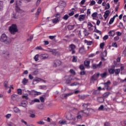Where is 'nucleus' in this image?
<instances>
[{
	"mask_svg": "<svg viewBox=\"0 0 126 126\" xmlns=\"http://www.w3.org/2000/svg\"><path fill=\"white\" fill-rule=\"evenodd\" d=\"M0 41L6 45H10V43H11V39L8 37V36H7L5 33H3L1 34Z\"/></svg>",
	"mask_w": 126,
	"mask_h": 126,
	"instance_id": "f257e3e1",
	"label": "nucleus"
},
{
	"mask_svg": "<svg viewBox=\"0 0 126 126\" xmlns=\"http://www.w3.org/2000/svg\"><path fill=\"white\" fill-rule=\"evenodd\" d=\"M18 31V30L17 29V26L15 24L12 25L9 28V32L11 34H12L13 35H14L16 32Z\"/></svg>",
	"mask_w": 126,
	"mask_h": 126,
	"instance_id": "f03ea898",
	"label": "nucleus"
},
{
	"mask_svg": "<svg viewBox=\"0 0 126 126\" xmlns=\"http://www.w3.org/2000/svg\"><path fill=\"white\" fill-rule=\"evenodd\" d=\"M19 2H21L20 0H19V1L18 0H16L15 1V10L16 11H17V12H21L22 11H23V10L20 8V5H21V4H20Z\"/></svg>",
	"mask_w": 126,
	"mask_h": 126,
	"instance_id": "7ed1b4c3",
	"label": "nucleus"
},
{
	"mask_svg": "<svg viewBox=\"0 0 126 126\" xmlns=\"http://www.w3.org/2000/svg\"><path fill=\"white\" fill-rule=\"evenodd\" d=\"M104 84V88L102 89V90H107V91H110L111 90V88H110V85H111V82L108 81L106 83H105Z\"/></svg>",
	"mask_w": 126,
	"mask_h": 126,
	"instance_id": "20e7f679",
	"label": "nucleus"
},
{
	"mask_svg": "<svg viewBox=\"0 0 126 126\" xmlns=\"http://www.w3.org/2000/svg\"><path fill=\"white\" fill-rule=\"evenodd\" d=\"M62 64V62L59 60H55L53 63V66L54 67H57V66H60Z\"/></svg>",
	"mask_w": 126,
	"mask_h": 126,
	"instance_id": "39448f33",
	"label": "nucleus"
},
{
	"mask_svg": "<svg viewBox=\"0 0 126 126\" xmlns=\"http://www.w3.org/2000/svg\"><path fill=\"white\" fill-rule=\"evenodd\" d=\"M75 49L76 46L73 44H71L69 46V50L72 51V54H75Z\"/></svg>",
	"mask_w": 126,
	"mask_h": 126,
	"instance_id": "423d86ee",
	"label": "nucleus"
},
{
	"mask_svg": "<svg viewBox=\"0 0 126 126\" xmlns=\"http://www.w3.org/2000/svg\"><path fill=\"white\" fill-rule=\"evenodd\" d=\"M41 60H47L49 58V54L47 53L42 54L39 55Z\"/></svg>",
	"mask_w": 126,
	"mask_h": 126,
	"instance_id": "0eeeda50",
	"label": "nucleus"
},
{
	"mask_svg": "<svg viewBox=\"0 0 126 126\" xmlns=\"http://www.w3.org/2000/svg\"><path fill=\"white\" fill-rule=\"evenodd\" d=\"M99 76H100V73L94 74L91 78V80L92 81H95L97 80L98 78H99Z\"/></svg>",
	"mask_w": 126,
	"mask_h": 126,
	"instance_id": "6e6552de",
	"label": "nucleus"
},
{
	"mask_svg": "<svg viewBox=\"0 0 126 126\" xmlns=\"http://www.w3.org/2000/svg\"><path fill=\"white\" fill-rule=\"evenodd\" d=\"M71 95H72V93H68V94H63L61 95V98H62V99H64V98H67V97H68V96H70Z\"/></svg>",
	"mask_w": 126,
	"mask_h": 126,
	"instance_id": "1a4fd4ad",
	"label": "nucleus"
},
{
	"mask_svg": "<svg viewBox=\"0 0 126 126\" xmlns=\"http://www.w3.org/2000/svg\"><path fill=\"white\" fill-rule=\"evenodd\" d=\"M64 80L65 81L66 84H69L71 81H70V79L69 76H66L64 77Z\"/></svg>",
	"mask_w": 126,
	"mask_h": 126,
	"instance_id": "9d476101",
	"label": "nucleus"
},
{
	"mask_svg": "<svg viewBox=\"0 0 126 126\" xmlns=\"http://www.w3.org/2000/svg\"><path fill=\"white\" fill-rule=\"evenodd\" d=\"M110 15V11L109 10H106L104 12V14L103 15V17H104L105 20H107V18H108V17Z\"/></svg>",
	"mask_w": 126,
	"mask_h": 126,
	"instance_id": "9b49d317",
	"label": "nucleus"
},
{
	"mask_svg": "<svg viewBox=\"0 0 126 126\" xmlns=\"http://www.w3.org/2000/svg\"><path fill=\"white\" fill-rule=\"evenodd\" d=\"M108 34L109 37H114L116 35V32L114 30L110 31L108 32Z\"/></svg>",
	"mask_w": 126,
	"mask_h": 126,
	"instance_id": "f8f14e48",
	"label": "nucleus"
},
{
	"mask_svg": "<svg viewBox=\"0 0 126 126\" xmlns=\"http://www.w3.org/2000/svg\"><path fill=\"white\" fill-rule=\"evenodd\" d=\"M85 17H86V14L80 15L79 16V21H83V20H84V19H85Z\"/></svg>",
	"mask_w": 126,
	"mask_h": 126,
	"instance_id": "ddd939ff",
	"label": "nucleus"
},
{
	"mask_svg": "<svg viewBox=\"0 0 126 126\" xmlns=\"http://www.w3.org/2000/svg\"><path fill=\"white\" fill-rule=\"evenodd\" d=\"M79 52L80 54H85V49H84V46H82L79 49Z\"/></svg>",
	"mask_w": 126,
	"mask_h": 126,
	"instance_id": "4468645a",
	"label": "nucleus"
},
{
	"mask_svg": "<svg viewBox=\"0 0 126 126\" xmlns=\"http://www.w3.org/2000/svg\"><path fill=\"white\" fill-rule=\"evenodd\" d=\"M82 116H83V112L82 111H80L78 113V115L77 116V119H78V120L80 119L81 118H82Z\"/></svg>",
	"mask_w": 126,
	"mask_h": 126,
	"instance_id": "2eb2a0df",
	"label": "nucleus"
},
{
	"mask_svg": "<svg viewBox=\"0 0 126 126\" xmlns=\"http://www.w3.org/2000/svg\"><path fill=\"white\" fill-rule=\"evenodd\" d=\"M60 20H61V19H58V18H56L52 19V21L54 24H57V23H58V22H59L60 21Z\"/></svg>",
	"mask_w": 126,
	"mask_h": 126,
	"instance_id": "dca6fc26",
	"label": "nucleus"
},
{
	"mask_svg": "<svg viewBox=\"0 0 126 126\" xmlns=\"http://www.w3.org/2000/svg\"><path fill=\"white\" fill-rule=\"evenodd\" d=\"M27 104H28V102H27V101H24L21 103L20 106H22V107H24V108H25V107H27Z\"/></svg>",
	"mask_w": 126,
	"mask_h": 126,
	"instance_id": "f3484780",
	"label": "nucleus"
},
{
	"mask_svg": "<svg viewBox=\"0 0 126 126\" xmlns=\"http://www.w3.org/2000/svg\"><path fill=\"white\" fill-rule=\"evenodd\" d=\"M84 43L85 44H87V45H88V46H91V45H92V44H93V42H92L91 41H88L86 39H85L84 40Z\"/></svg>",
	"mask_w": 126,
	"mask_h": 126,
	"instance_id": "a211bd4d",
	"label": "nucleus"
},
{
	"mask_svg": "<svg viewBox=\"0 0 126 126\" xmlns=\"http://www.w3.org/2000/svg\"><path fill=\"white\" fill-rule=\"evenodd\" d=\"M66 118L67 119V120L70 121L71 120H73L74 117L71 114H69L67 115Z\"/></svg>",
	"mask_w": 126,
	"mask_h": 126,
	"instance_id": "6ab92c4d",
	"label": "nucleus"
},
{
	"mask_svg": "<svg viewBox=\"0 0 126 126\" xmlns=\"http://www.w3.org/2000/svg\"><path fill=\"white\" fill-rule=\"evenodd\" d=\"M111 93L108 92H106L105 93L103 94V98H108V97H109V95H110Z\"/></svg>",
	"mask_w": 126,
	"mask_h": 126,
	"instance_id": "aec40b11",
	"label": "nucleus"
},
{
	"mask_svg": "<svg viewBox=\"0 0 126 126\" xmlns=\"http://www.w3.org/2000/svg\"><path fill=\"white\" fill-rule=\"evenodd\" d=\"M102 56V60H105L104 57H107V50H105L101 54Z\"/></svg>",
	"mask_w": 126,
	"mask_h": 126,
	"instance_id": "412c9836",
	"label": "nucleus"
},
{
	"mask_svg": "<svg viewBox=\"0 0 126 126\" xmlns=\"http://www.w3.org/2000/svg\"><path fill=\"white\" fill-rule=\"evenodd\" d=\"M83 32L85 36H87L89 35V34H90V33L88 32V31H87L86 29H84V31Z\"/></svg>",
	"mask_w": 126,
	"mask_h": 126,
	"instance_id": "4be33fe9",
	"label": "nucleus"
},
{
	"mask_svg": "<svg viewBox=\"0 0 126 126\" xmlns=\"http://www.w3.org/2000/svg\"><path fill=\"white\" fill-rule=\"evenodd\" d=\"M60 5L61 6H62V7H64L66 5V3L63 1H60Z\"/></svg>",
	"mask_w": 126,
	"mask_h": 126,
	"instance_id": "5701e85b",
	"label": "nucleus"
},
{
	"mask_svg": "<svg viewBox=\"0 0 126 126\" xmlns=\"http://www.w3.org/2000/svg\"><path fill=\"white\" fill-rule=\"evenodd\" d=\"M108 72L110 74H114L115 73V69L113 68H109L108 69Z\"/></svg>",
	"mask_w": 126,
	"mask_h": 126,
	"instance_id": "b1692460",
	"label": "nucleus"
},
{
	"mask_svg": "<svg viewBox=\"0 0 126 126\" xmlns=\"http://www.w3.org/2000/svg\"><path fill=\"white\" fill-rule=\"evenodd\" d=\"M41 94H42V93H41L40 92H36L33 90L32 95H35L38 96V95H41Z\"/></svg>",
	"mask_w": 126,
	"mask_h": 126,
	"instance_id": "393cba45",
	"label": "nucleus"
},
{
	"mask_svg": "<svg viewBox=\"0 0 126 126\" xmlns=\"http://www.w3.org/2000/svg\"><path fill=\"white\" fill-rule=\"evenodd\" d=\"M59 124H60V125H66L67 124V122L65 120H61L59 122Z\"/></svg>",
	"mask_w": 126,
	"mask_h": 126,
	"instance_id": "a878e982",
	"label": "nucleus"
},
{
	"mask_svg": "<svg viewBox=\"0 0 126 126\" xmlns=\"http://www.w3.org/2000/svg\"><path fill=\"white\" fill-rule=\"evenodd\" d=\"M28 83V79H27L26 78H24L22 80V83L23 84V85H26V83Z\"/></svg>",
	"mask_w": 126,
	"mask_h": 126,
	"instance_id": "bb28decb",
	"label": "nucleus"
},
{
	"mask_svg": "<svg viewBox=\"0 0 126 126\" xmlns=\"http://www.w3.org/2000/svg\"><path fill=\"white\" fill-rule=\"evenodd\" d=\"M42 81H43V82H45V81L44 80H42L40 78L36 77L33 79V81H36V82Z\"/></svg>",
	"mask_w": 126,
	"mask_h": 126,
	"instance_id": "cd10ccee",
	"label": "nucleus"
},
{
	"mask_svg": "<svg viewBox=\"0 0 126 126\" xmlns=\"http://www.w3.org/2000/svg\"><path fill=\"white\" fill-rule=\"evenodd\" d=\"M22 98L23 99H25V100H28L29 99V97H28V94H25L22 95Z\"/></svg>",
	"mask_w": 126,
	"mask_h": 126,
	"instance_id": "c85d7f7f",
	"label": "nucleus"
},
{
	"mask_svg": "<svg viewBox=\"0 0 126 126\" xmlns=\"http://www.w3.org/2000/svg\"><path fill=\"white\" fill-rule=\"evenodd\" d=\"M97 101L99 103H103V102H104V98H103L102 97H99L97 98Z\"/></svg>",
	"mask_w": 126,
	"mask_h": 126,
	"instance_id": "c756f323",
	"label": "nucleus"
},
{
	"mask_svg": "<svg viewBox=\"0 0 126 126\" xmlns=\"http://www.w3.org/2000/svg\"><path fill=\"white\" fill-rule=\"evenodd\" d=\"M55 17H56L58 19H61V17H62V14L60 13H57L54 15Z\"/></svg>",
	"mask_w": 126,
	"mask_h": 126,
	"instance_id": "7c9ffc66",
	"label": "nucleus"
},
{
	"mask_svg": "<svg viewBox=\"0 0 126 126\" xmlns=\"http://www.w3.org/2000/svg\"><path fill=\"white\" fill-rule=\"evenodd\" d=\"M97 15H98V13L94 12L92 14V16L93 17V19L94 20H95V17H96Z\"/></svg>",
	"mask_w": 126,
	"mask_h": 126,
	"instance_id": "2f4dec72",
	"label": "nucleus"
},
{
	"mask_svg": "<svg viewBox=\"0 0 126 126\" xmlns=\"http://www.w3.org/2000/svg\"><path fill=\"white\" fill-rule=\"evenodd\" d=\"M120 72H121V69H115V72L116 75H118L120 74Z\"/></svg>",
	"mask_w": 126,
	"mask_h": 126,
	"instance_id": "473e14b6",
	"label": "nucleus"
},
{
	"mask_svg": "<svg viewBox=\"0 0 126 126\" xmlns=\"http://www.w3.org/2000/svg\"><path fill=\"white\" fill-rule=\"evenodd\" d=\"M84 64L85 66H89V65L90 64V61H85L84 62Z\"/></svg>",
	"mask_w": 126,
	"mask_h": 126,
	"instance_id": "72a5a7b5",
	"label": "nucleus"
},
{
	"mask_svg": "<svg viewBox=\"0 0 126 126\" xmlns=\"http://www.w3.org/2000/svg\"><path fill=\"white\" fill-rule=\"evenodd\" d=\"M13 111L15 113H20V110L17 107H14L13 108Z\"/></svg>",
	"mask_w": 126,
	"mask_h": 126,
	"instance_id": "f704fd0d",
	"label": "nucleus"
},
{
	"mask_svg": "<svg viewBox=\"0 0 126 126\" xmlns=\"http://www.w3.org/2000/svg\"><path fill=\"white\" fill-rule=\"evenodd\" d=\"M39 89H42V90H44L45 89H47V86L45 85H41L39 86Z\"/></svg>",
	"mask_w": 126,
	"mask_h": 126,
	"instance_id": "c9c22d12",
	"label": "nucleus"
},
{
	"mask_svg": "<svg viewBox=\"0 0 126 126\" xmlns=\"http://www.w3.org/2000/svg\"><path fill=\"white\" fill-rule=\"evenodd\" d=\"M33 59L35 61V62H38V61H39V55L38 54L36 55L34 57Z\"/></svg>",
	"mask_w": 126,
	"mask_h": 126,
	"instance_id": "e433bc0d",
	"label": "nucleus"
},
{
	"mask_svg": "<svg viewBox=\"0 0 126 126\" xmlns=\"http://www.w3.org/2000/svg\"><path fill=\"white\" fill-rule=\"evenodd\" d=\"M69 17V16L68 15L65 14L63 17V19L64 20H67V19H68Z\"/></svg>",
	"mask_w": 126,
	"mask_h": 126,
	"instance_id": "4c0bfd02",
	"label": "nucleus"
},
{
	"mask_svg": "<svg viewBox=\"0 0 126 126\" xmlns=\"http://www.w3.org/2000/svg\"><path fill=\"white\" fill-rule=\"evenodd\" d=\"M101 77L104 78L107 76V72H105L103 73L100 74Z\"/></svg>",
	"mask_w": 126,
	"mask_h": 126,
	"instance_id": "58836bf2",
	"label": "nucleus"
},
{
	"mask_svg": "<svg viewBox=\"0 0 126 126\" xmlns=\"http://www.w3.org/2000/svg\"><path fill=\"white\" fill-rule=\"evenodd\" d=\"M37 108L39 110H43V109H44V105H43V104H40L38 105Z\"/></svg>",
	"mask_w": 126,
	"mask_h": 126,
	"instance_id": "ea45409f",
	"label": "nucleus"
},
{
	"mask_svg": "<svg viewBox=\"0 0 126 126\" xmlns=\"http://www.w3.org/2000/svg\"><path fill=\"white\" fill-rule=\"evenodd\" d=\"M11 98L12 100H16V98H17V95L13 94V95H12Z\"/></svg>",
	"mask_w": 126,
	"mask_h": 126,
	"instance_id": "a19ab883",
	"label": "nucleus"
},
{
	"mask_svg": "<svg viewBox=\"0 0 126 126\" xmlns=\"http://www.w3.org/2000/svg\"><path fill=\"white\" fill-rule=\"evenodd\" d=\"M68 29H69V30H73V29H74V25H69V26H68Z\"/></svg>",
	"mask_w": 126,
	"mask_h": 126,
	"instance_id": "79ce46f5",
	"label": "nucleus"
},
{
	"mask_svg": "<svg viewBox=\"0 0 126 126\" xmlns=\"http://www.w3.org/2000/svg\"><path fill=\"white\" fill-rule=\"evenodd\" d=\"M114 21H115V19L114 18H112L110 20V21L109 22V24L111 25V24H113V23H114Z\"/></svg>",
	"mask_w": 126,
	"mask_h": 126,
	"instance_id": "37998d69",
	"label": "nucleus"
},
{
	"mask_svg": "<svg viewBox=\"0 0 126 126\" xmlns=\"http://www.w3.org/2000/svg\"><path fill=\"white\" fill-rule=\"evenodd\" d=\"M95 3H96V1H95V0H92L91 1L90 5V6H92V5H94V4H95Z\"/></svg>",
	"mask_w": 126,
	"mask_h": 126,
	"instance_id": "c03bdc74",
	"label": "nucleus"
},
{
	"mask_svg": "<svg viewBox=\"0 0 126 126\" xmlns=\"http://www.w3.org/2000/svg\"><path fill=\"white\" fill-rule=\"evenodd\" d=\"M18 94L19 95H21L22 94V90L21 89H18L17 90Z\"/></svg>",
	"mask_w": 126,
	"mask_h": 126,
	"instance_id": "a18cd8bd",
	"label": "nucleus"
},
{
	"mask_svg": "<svg viewBox=\"0 0 126 126\" xmlns=\"http://www.w3.org/2000/svg\"><path fill=\"white\" fill-rule=\"evenodd\" d=\"M4 86L6 89H8V88H9V87H8V85H7V82H5L4 83Z\"/></svg>",
	"mask_w": 126,
	"mask_h": 126,
	"instance_id": "49530a36",
	"label": "nucleus"
},
{
	"mask_svg": "<svg viewBox=\"0 0 126 126\" xmlns=\"http://www.w3.org/2000/svg\"><path fill=\"white\" fill-rule=\"evenodd\" d=\"M37 124H38V125H45V122H44L43 121H40L37 122Z\"/></svg>",
	"mask_w": 126,
	"mask_h": 126,
	"instance_id": "de8ad7c7",
	"label": "nucleus"
},
{
	"mask_svg": "<svg viewBox=\"0 0 126 126\" xmlns=\"http://www.w3.org/2000/svg\"><path fill=\"white\" fill-rule=\"evenodd\" d=\"M112 47H115V48H118V45L116 42H113L112 44Z\"/></svg>",
	"mask_w": 126,
	"mask_h": 126,
	"instance_id": "09e8293b",
	"label": "nucleus"
},
{
	"mask_svg": "<svg viewBox=\"0 0 126 126\" xmlns=\"http://www.w3.org/2000/svg\"><path fill=\"white\" fill-rule=\"evenodd\" d=\"M40 12H41V8H38L37 9V11L35 13L36 15H39V13H40Z\"/></svg>",
	"mask_w": 126,
	"mask_h": 126,
	"instance_id": "8fccbe9b",
	"label": "nucleus"
},
{
	"mask_svg": "<svg viewBox=\"0 0 126 126\" xmlns=\"http://www.w3.org/2000/svg\"><path fill=\"white\" fill-rule=\"evenodd\" d=\"M102 65V62H100L99 63L97 64H96V68H98L99 67H101V65Z\"/></svg>",
	"mask_w": 126,
	"mask_h": 126,
	"instance_id": "3c124183",
	"label": "nucleus"
},
{
	"mask_svg": "<svg viewBox=\"0 0 126 126\" xmlns=\"http://www.w3.org/2000/svg\"><path fill=\"white\" fill-rule=\"evenodd\" d=\"M72 62L73 63H76V62H77V59H76V57L75 56L73 57Z\"/></svg>",
	"mask_w": 126,
	"mask_h": 126,
	"instance_id": "603ef678",
	"label": "nucleus"
},
{
	"mask_svg": "<svg viewBox=\"0 0 126 126\" xmlns=\"http://www.w3.org/2000/svg\"><path fill=\"white\" fill-rule=\"evenodd\" d=\"M35 49L36 50H39L40 51L44 50V49H43V48H42V47H41V46H37L35 48Z\"/></svg>",
	"mask_w": 126,
	"mask_h": 126,
	"instance_id": "864d4df0",
	"label": "nucleus"
},
{
	"mask_svg": "<svg viewBox=\"0 0 126 126\" xmlns=\"http://www.w3.org/2000/svg\"><path fill=\"white\" fill-rule=\"evenodd\" d=\"M114 41H119L120 40V36H116L114 38Z\"/></svg>",
	"mask_w": 126,
	"mask_h": 126,
	"instance_id": "5fc2aeb1",
	"label": "nucleus"
},
{
	"mask_svg": "<svg viewBox=\"0 0 126 126\" xmlns=\"http://www.w3.org/2000/svg\"><path fill=\"white\" fill-rule=\"evenodd\" d=\"M33 90L31 91L27 90V92H28L29 95H32L33 94Z\"/></svg>",
	"mask_w": 126,
	"mask_h": 126,
	"instance_id": "6e6d98bb",
	"label": "nucleus"
},
{
	"mask_svg": "<svg viewBox=\"0 0 126 126\" xmlns=\"http://www.w3.org/2000/svg\"><path fill=\"white\" fill-rule=\"evenodd\" d=\"M103 109H104V105H101V106L98 108L99 111H103Z\"/></svg>",
	"mask_w": 126,
	"mask_h": 126,
	"instance_id": "4d7b16f0",
	"label": "nucleus"
},
{
	"mask_svg": "<svg viewBox=\"0 0 126 126\" xmlns=\"http://www.w3.org/2000/svg\"><path fill=\"white\" fill-rule=\"evenodd\" d=\"M86 73V72H85V71H81L80 73V74L81 75H85Z\"/></svg>",
	"mask_w": 126,
	"mask_h": 126,
	"instance_id": "13d9d810",
	"label": "nucleus"
},
{
	"mask_svg": "<svg viewBox=\"0 0 126 126\" xmlns=\"http://www.w3.org/2000/svg\"><path fill=\"white\" fill-rule=\"evenodd\" d=\"M70 73H72V74H74V75H75V71H74V70L71 69L70 70Z\"/></svg>",
	"mask_w": 126,
	"mask_h": 126,
	"instance_id": "bf43d9fd",
	"label": "nucleus"
},
{
	"mask_svg": "<svg viewBox=\"0 0 126 126\" xmlns=\"http://www.w3.org/2000/svg\"><path fill=\"white\" fill-rule=\"evenodd\" d=\"M87 25L88 27H93V25L91 22H88Z\"/></svg>",
	"mask_w": 126,
	"mask_h": 126,
	"instance_id": "052dcab7",
	"label": "nucleus"
},
{
	"mask_svg": "<svg viewBox=\"0 0 126 126\" xmlns=\"http://www.w3.org/2000/svg\"><path fill=\"white\" fill-rule=\"evenodd\" d=\"M108 38H109V35H105V36L103 37V40H107V39H108Z\"/></svg>",
	"mask_w": 126,
	"mask_h": 126,
	"instance_id": "680f3d73",
	"label": "nucleus"
},
{
	"mask_svg": "<svg viewBox=\"0 0 126 126\" xmlns=\"http://www.w3.org/2000/svg\"><path fill=\"white\" fill-rule=\"evenodd\" d=\"M80 69H81V70H84V69H85V68L84 67V66L83 65H81L80 66Z\"/></svg>",
	"mask_w": 126,
	"mask_h": 126,
	"instance_id": "e2e57ef3",
	"label": "nucleus"
},
{
	"mask_svg": "<svg viewBox=\"0 0 126 126\" xmlns=\"http://www.w3.org/2000/svg\"><path fill=\"white\" fill-rule=\"evenodd\" d=\"M105 44L104 43H101L100 44V49H103L104 48V45Z\"/></svg>",
	"mask_w": 126,
	"mask_h": 126,
	"instance_id": "0e129e2a",
	"label": "nucleus"
},
{
	"mask_svg": "<svg viewBox=\"0 0 126 126\" xmlns=\"http://www.w3.org/2000/svg\"><path fill=\"white\" fill-rule=\"evenodd\" d=\"M123 57H126V50H124L122 53Z\"/></svg>",
	"mask_w": 126,
	"mask_h": 126,
	"instance_id": "69168bd1",
	"label": "nucleus"
},
{
	"mask_svg": "<svg viewBox=\"0 0 126 126\" xmlns=\"http://www.w3.org/2000/svg\"><path fill=\"white\" fill-rule=\"evenodd\" d=\"M116 34L118 37L119 36H122V32H117Z\"/></svg>",
	"mask_w": 126,
	"mask_h": 126,
	"instance_id": "338daca9",
	"label": "nucleus"
},
{
	"mask_svg": "<svg viewBox=\"0 0 126 126\" xmlns=\"http://www.w3.org/2000/svg\"><path fill=\"white\" fill-rule=\"evenodd\" d=\"M109 8H110V4L107 3L106 6L105 7V9H109Z\"/></svg>",
	"mask_w": 126,
	"mask_h": 126,
	"instance_id": "774afa93",
	"label": "nucleus"
}]
</instances>
